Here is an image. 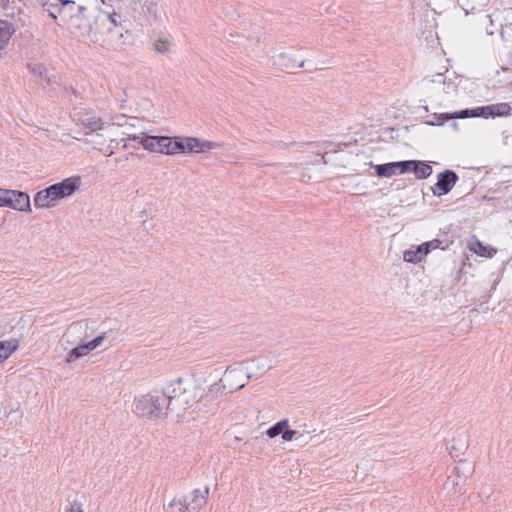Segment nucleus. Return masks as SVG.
<instances>
[{
    "label": "nucleus",
    "instance_id": "nucleus-47",
    "mask_svg": "<svg viewBox=\"0 0 512 512\" xmlns=\"http://www.w3.org/2000/svg\"><path fill=\"white\" fill-rule=\"evenodd\" d=\"M318 162L323 163V164H327V160L325 159L324 155L321 156V158H320V160Z\"/></svg>",
    "mask_w": 512,
    "mask_h": 512
},
{
    "label": "nucleus",
    "instance_id": "nucleus-32",
    "mask_svg": "<svg viewBox=\"0 0 512 512\" xmlns=\"http://www.w3.org/2000/svg\"><path fill=\"white\" fill-rule=\"evenodd\" d=\"M451 120L452 119H465V118H472L476 117V111L475 108H466L460 111H455L450 113Z\"/></svg>",
    "mask_w": 512,
    "mask_h": 512
},
{
    "label": "nucleus",
    "instance_id": "nucleus-36",
    "mask_svg": "<svg viewBox=\"0 0 512 512\" xmlns=\"http://www.w3.org/2000/svg\"><path fill=\"white\" fill-rule=\"evenodd\" d=\"M106 338V333H101L89 342H86L91 351L96 349Z\"/></svg>",
    "mask_w": 512,
    "mask_h": 512
},
{
    "label": "nucleus",
    "instance_id": "nucleus-2",
    "mask_svg": "<svg viewBox=\"0 0 512 512\" xmlns=\"http://www.w3.org/2000/svg\"><path fill=\"white\" fill-rule=\"evenodd\" d=\"M81 186L80 176H71L54 183L34 196V205L37 208H50L62 199L72 196Z\"/></svg>",
    "mask_w": 512,
    "mask_h": 512
},
{
    "label": "nucleus",
    "instance_id": "nucleus-14",
    "mask_svg": "<svg viewBox=\"0 0 512 512\" xmlns=\"http://www.w3.org/2000/svg\"><path fill=\"white\" fill-rule=\"evenodd\" d=\"M433 172L432 166L427 161L413 160L412 173L419 180L427 179Z\"/></svg>",
    "mask_w": 512,
    "mask_h": 512
},
{
    "label": "nucleus",
    "instance_id": "nucleus-48",
    "mask_svg": "<svg viewBox=\"0 0 512 512\" xmlns=\"http://www.w3.org/2000/svg\"><path fill=\"white\" fill-rule=\"evenodd\" d=\"M423 109H424V111H425L426 113H428V112H429V108H428V106H423Z\"/></svg>",
    "mask_w": 512,
    "mask_h": 512
},
{
    "label": "nucleus",
    "instance_id": "nucleus-24",
    "mask_svg": "<svg viewBox=\"0 0 512 512\" xmlns=\"http://www.w3.org/2000/svg\"><path fill=\"white\" fill-rule=\"evenodd\" d=\"M286 427H287V419H282V420L276 422L271 427H269L266 430V435L269 438H271V439L275 438V437H277L279 435H281V437H282L283 436V432L286 429Z\"/></svg>",
    "mask_w": 512,
    "mask_h": 512
},
{
    "label": "nucleus",
    "instance_id": "nucleus-11",
    "mask_svg": "<svg viewBox=\"0 0 512 512\" xmlns=\"http://www.w3.org/2000/svg\"><path fill=\"white\" fill-rule=\"evenodd\" d=\"M272 62L274 66L280 67L282 70L302 68L306 63L304 59L298 62L295 55L288 52H281L272 56Z\"/></svg>",
    "mask_w": 512,
    "mask_h": 512
},
{
    "label": "nucleus",
    "instance_id": "nucleus-4",
    "mask_svg": "<svg viewBox=\"0 0 512 512\" xmlns=\"http://www.w3.org/2000/svg\"><path fill=\"white\" fill-rule=\"evenodd\" d=\"M184 380L179 377L171 381L160 392L166 396V405L170 412L180 409H187L192 407V401L188 396V390L183 386Z\"/></svg>",
    "mask_w": 512,
    "mask_h": 512
},
{
    "label": "nucleus",
    "instance_id": "nucleus-46",
    "mask_svg": "<svg viewBox=\"0 0 512 512\" xmlns=\"http://www.w3.org/2000/svg\"><path fill=\"white\" fill-rule=\"evenodd\" d=\"M175 505H178V504H177V499H176V498H174V499L169 503V507H173V506H175Z\"/></svg>",
    "mask_w": 512,
    "mask_h": 512
},
{
    "label": "nucleus",
    "instance_id": "nucleus-38",
    "mask_svg": "<svg viewBox=\"0 0 512 512\" xmlns=\"http://www.w3.org/2000/svg\"><path fill=\"white\" fill-rule=\"evenodd\" d=\"M67 512H83L82 503L77 500H73L70 503V507L67 509Z\"/></svg>",
    "mask_w": 512,
    "mask_h": 512
},
{
    "label": "nucleus",
    "instance_id": "nucleus-44",
    "mask_svg": "<svg viewBox=\"0 0 512 512\" xmlns=\"http://www.w3.org/2000/svg\"><path fill=\"white\" fill-rule=\"evenodd\" d=\"M76 7H77L76 4H75V6H66V9L69 10L71 17H75L74 10H75Z\"/></svg>",
    "mask_w": 512,
    "mask_h": 512
},
{
    "label": "nucleus",
    "instance_id": "nucleus-10",
    "mask_svg": "<svg viewBox=\"0 0 512 512\" xmlns=\"http://www.w3.org/2000/svg\"><path fill=\"white\" fill-rule=\"evenodd\" d=\"M476 117L478 118H496L508 116L511 113V106L502 102L486 106L475 107Z\"/></svg>",
    "mask_w": 512,
    "mask_h": 512
},
{
    "label": "nucleus",
    "instance_id": "nucleus-26",
    "mask_svg": "<svg viewBox=\"0 0 512 512\" xmlns=\"http://www.w3.org/2000/svg\"><path fill=\"white\" fill-rule=\"evenodd\" d=\"M450 113H433L432 119L427 120L424 123L428 126H442L449 120H451Z\"/></svg>",
    "mask_w": 512,
    "mask_h": 512
},
{
    "label": "nucleus",
    "instance_id": "nucleus-1",
    "mask_svg": "<svg viewBox=\"0 0 512 512\" xmlns=\"http://www.w3.org/2000/svg\"><path fill=\"white\" fill-rule=\"evenodd\" d=\"M90 17L91 21H87L85 31L90 37L110 36V40L114 35L123 37V27L121 25V15L116 13L114 8L109 6L107 9L95 8Z\"/></svg>",
    "mask_w": 512,
    "mask_h": 512
},
{
    "label": "nucleus",
    "instance_id": "nucleus-7",
    "mask_svg": "<svg viewBox=\"0 0 512 512\" xmlns=\"http://www.w3.org/2000/svg\"><path fill=\"white\" fill-rule=\"evenodd\" d=\"M458 174L452 169H445L438 173L437 182L431 188L435 196L448 194L458 182Z\"/></svg>",
    "mask_w": 512,
    "mask_h": 512
},
{
    "label": "nucleus",
    "instance_id": "nucleus-34",
    "mask_svg": "<svg viewBox=\"0 0 512 512\" xmlns=\"http://www.w3.org/2000/svg\"><path fill=\"white\" fill-rule=\"evenodd\" d=\"M468 448V443L466 441H462L459 444H452L450 448V455L453 458H458L464 451Z\"/></svg>",
    "mask_w": 512,
    "mask_h": 512
},
{
    "label": "nucleus",
    "instance_id": "nucleus-18",
    "mask_svg": "<svg viewBox=\"0 0 512 512\" xmlns=\"http://www.w3.org/2000/svg\"><path fill=\"white\" fill-rule=\"evenodd\" d=\"M452 243L453 241L448 239V235H445L443 239L436 238L431 241H426L421 244V247L428 254L434 249L446 250Z\"/></svg>",
    "mask_w": 512,
    "mask_h": 512
},
{
    "label": "nucleus",
    "instance_id": "nucleus-15",
    "mask_svg": "<svg viewBox=\"0 0 512 512\" xmlns=\"http://www.w3.org/2000/svg\"><path fill=\"white\" fill-rule=\"evenodd\" d=\"M459 6L465 11V14H473L483 10L490 0H457Z\"/></svg>",
    "mask_w": 512,
    "mask_h": 512
},
{
    "label": "nucleus",
    "instance_id": "nucleus-40",
    "mask_svg": "<svg viewBox=\"0 0 512 512\" xmlns=\"http://www.w3.org/2000/svg\"><path fill=\"white\" fill-rule=\"evenodd\" d=\"M296 145H298L297 142H289L288 143V142H284V141H277L275 144L276 147H279L281 149H288V148L296 146Z\"/></svg>",
    "mask_w": 512,
    "mask_h": 512
},
{
    "label": "nucleus",
    "instance_id": "nucleus-22",
    "mask_svg": "<svg viewBox=\"0 0 512 512\" xmlns=\"http://www.w3.org/2000/svg\"><path fill=\"white\" fill-rule=\"evenodd\" d=\"M224 394H228L227 385L224 383L223 379H220L217 383H214L209 387L206 397L212 400Z\"/></svg>",
    "mask_w": 512,
    "mask_h": 512
},
{
    "label": "nucleus",
    "instance_id": "nucleus-43",
    "mask_svg": "<svg viewBox=\"0 0 512 512\" xmlns=\"http://www.w3.org/2000/svg\"><path fill=\"white\" fill-rule=\"evenodd\" d=\"M7 194L8 189L0 188V207H4V201L6 200Z\"/></svg>",
    "mask_w": 512,
    "mask_h": 512
},
{
    "label": "nucleus",
    "instance_id": "nucleus-20",
    "mask_svg": "<svg viewBox=\"0 0 512 512\" xmlns=\"http://www.w3.org/2000/svg\"><path fill=\"white\" fill-rule=\"evenodd\" d=\"M89 352H91L90 348L88 347L86 342H81L74 348L70 350L66 357V362L71 363L74 362L81 357L87 355Z\"/></svg>",
    "mask_w": 512,
    "mask_h": 512
},
{
    "label": "nucleus",
    "instance_id": "nucleus-17",
    "mask_svg": "<svg viewBox=\"0 0 512 512\" xmlns=\"http://www.w3.org/2000/svg\"><path fill=\"white\" fill-rule=\"evenodd\" d=\"M19 347V340L11 338L9 340L0 341V363L5 361Z\"/></svg>",
    "mask_w": 512,
    "mask_h": 512
},
{
    "label": "nucleus",
    "instance_id": "nucleus-12",
    "mask_svg": "<svg viewBox=\"0 0 512 512\" xmlns=\"http://www.w3.org/2000/svg\"><path fill=\"white\" fill-rule=\"evenodd\" d=\"M209 492V486H205L203 490L194 489L191 493L192 498L185 509H188L189 512H198L206 505Z\"/></svg>",
    "mask_w": 512,
    "mask_h": 512
},
{
    "label": "nucleus",
    "instance_id": "nucleus-19",
    "mask_svg": "<svg viewBox=\"0 0 512 512\" xmlns=\"http://www.w3.org/2000/svg\"><path fill=\"white\" fill-rule=\"evenodd\" d=\"M369 166L374 169L376 176L380 178H389L395 174L394 162H388L384 164L369 163Z\"/></svg>",
    "mask_w": 512,
    "mask_h": 512
},
{
    "label": "nucleus",
    "instance_id": "nucleus-39",
    "mask_svg": "<svg viewBox=\"0 0 512 512\" xmlns=\"http://www.w3.org/2000/svg\"><path fill=\"white\" fill-rule=\"evenodd\" d=\"M177 504L181 506L179 508V512H186V511H188V509H185V507L189 504L187 496H182L181 498L177 499Z\"/></svg>",
    "mask_w": 512,
    "mask_h": 512
},
{
    "label": "nucleus",
    "instance_id": "nucleus-42",
    "mask_svg": "<svg viewBox=\"0 0 512 512\" xmlns=\"http://www.w3.org/2000/svg\"><path fill=\"white\" fill-rule=\"evenodd\" d=\"M143 133H144V132H142L140 135H137V134L129 135V136L126 138V141L136 142L137 144H139V145H140V141L142 140Z\"/></svg>",
    "mask_w": 512,
    "mask_h": 512
},
{
    "label": "nucleus",
    "instance_id": "nucleus-25",
    "mask_svg": "<svg viewBox=\"0 0 512 512\" xmlns=\"http://www.w3.org/2000/svg\"><path fill=\"white\" fill-rule=\"evenodd\" d=\"M171 42L166 37H159L152 42V48L159 54H166L169 52Z\"/></svg>",
    "mask_w": 512,
    "mask_h": 512
},
{
    "label": "nucleus",
    "instance_id": "nucleus-31",
    "mask_svg": "<svg viewBox=\"0 0 512 512\" xmlns=\"http://www.w3.org/2000/svg\"><path fill=\"white\" fill-rule=\"evenodd\" d=\"M252 363L256 366V368L260 371L252 373L253 377H258L259 375H262L266 371H268L271 368V365L268 363L266 358H257L255 360H252Z\"/></svg>",
    "mask_w": 512,
    "mask_h": 512
},
{
    "label": "nucleus",
    "instance_id": "nucleus-28",
    "mask_svg": "<svg viewBox=\"0 0 512 512\" xmlns=\"http://www.w3.org/2000/svg\"><path fill=\"white\" fill-rule=\"evenodd\" d=\"M413 160H403L394 162L395 174L412 173Z\"/></svg>",
    "mask_w": 512,
    "mask_h": 512
},
{
    "label": "nucleus",
    "instance_id": "nucleus-6",
    "mask_svg": "<svg viewBox=\"0 0 512 512\" xmlns=\"http://www.w3.org/2000/svg\"><path fill=\"white\" fill-rule=\"evenodd\" d=\"M220 146L221 144L218 142L202 140L197 137L177 136L174 149L177 151V154L187 152L201 153Z\"/></svg>",
    "mask_w": 512,
    "mask_h": 512
},
{
    "label": "nucleus",
    "instance_id": "nucleus-5",
    "mask_svg": "<svg viewBox=\"0 0 512 512\" xmlns=\"http://www.w3.org/2000/svg\"><path fill=\"white\" fill-rule=\"evenodd\" d=\"M176 141L177 136H151L146 133H143L140 145L150 152H157L166 155H175L177 154V151H175L174 149Z\"/></svg>",
    "mask_w": 512,
    "mask_h": 512
},
{
    "label": "nucleus",
    "instance_id": "nucleus-41",
    "mask_svg": "<svg viewBox=\"0 0 512 512\" xmlns=\"http://www.w3.org/2000/svg\"><path fill=\"white\" fill-rule=\"evenodd\" d=\"M430 81L444 84L446 81V77L443 73H436L435 75L432 76V79Z\"/></svg>",
    "mask_w": 512,
    "mask_h": 512
},
{
    "label": "nucleus",
    "instance_id": "nucleus-9",
    "mask_svg": "<svg viewBox=\"0 0 512 512\" xmlns=\"http://www.w3.org/2000/svg\"><path fill=\"white\" fill-rule=\"evenodd\" d=\"M4 207L22 212H31L30 196L20 190L8 189Z\"/></svg>",
    "mask_w": 512,
    "mask_h": 512
},
{
    "label": "nucleus",
    "instance_id": "nucleus-29",
    "mask_svg": "<svg viewBox=\"0 0 512 512\" xmlns=\"http://www.w3.org/2000/svg\"><path fill=\"white\" fill-rule=\"evenodd\" d=\"M71 95H73L76 99H79L80 102L85 99V93L84 91H80L73 86H65L63 88V97L67 98L69 101H72Z\"/></svg>",
    "mask_w": 512,
    "mask_h": 512
},
{
    "label": "nucleus",
    "instance_id": "nucleus-37",
    "mask_svg": "<svg viewBox=\"0 0 512 512\" xmlns=\"http://www.w3.org/2000/svg\"><path fill=\"white\" fill-rule=\"evenodd\" d=\"M297 435H300V433L296 430L290 429L289 423L287 422V427L283 432L282 439L287 442L292 441L293 439L296 438Z\"/></svg>",
    "mask_w": 512,
    "mask_h": 512
},
{
    "label": "nucleus",
    "instance_id": "nucleus-45",
    "mask_svg": "<svg viewBox=\"0 0 512 512\" xmlns=\"http://www.w3.org/2000/svg\"><path fill=\"white\" fill-rule=\"evenodd\" d=\"M9 3V0H0V6L5 8Z\"/></svg>",
    "mask_w": 512,
    "mask_h": 512
},
{
    "label": "nucleus",
    "instance_id": "nucleus-27",
    "mask_svg": "<svg viewBox=\"0 0 512 512\" xmlns=\"http://www.w3.org/2000/svg\"><path fill=\"white\" fill-rule=\"evenodd\" d=\"M82 124L88 131L85 133L86 135L92 132H95L97 130L102 129L103 122L101 118H88L86 120L82 121Z\"/></svg>",
    "mask_w": 512,
    "mask_h": 512
},
{
    "label": "nucleus",
    "instance_id": "nucleus-3",
    "mask_svg": "<svg viewBox=\"0 0 512 512\" xmlns=\"http://www.w3.org/2000/svg\"><path fill=\"white\" fill-rule=\"evenodd\" d=\"M166 396L160 390H153L145 395L135 397L133 412L140 418L157 420L170 412L166 405Z\"/></svg>",
    "mask_w": 512,
    "mask_h": 512
},
{
    "label": "nucleus",
    "instance_id": "nucleus-8",
    "mask_svg": "<svg viewBox=\"0 0 512 512\" xmlns=\"http://www.w3.org/2000/svg\"><path fill=\"white\" fill-rule=\"evenodd\" d=\"M253 377L252 372L244 373L241 369L226 370L224 383L227 385V393H233L245 387L248 380Z\"/></svg>",
    "mask_w": 512,
    "mask_h": 512
},
{
    "label": "nucleus",
    "instance_id": "nucleus-21",
    "mask_svg": "<svg viewBox=\"0 0 512 512\" xmlns=\"http://www.w3.org/2000/svg\"><path fill=\"white\" fill-rule=\"evenodd\" d=\"M426 255V251L422 249L420 244L415 250H406L403 253V260L408 263L417 264L421 262Z\"/></svg>",
    "mask_w": 512,
    "mask_h": 512
},
{
    "label": "nucleus",
    "instance_id": "nucleus-35",
    "mask_svg": "<svg viewBox=\"0 0 512 512\" xmlns=\"http://www.w3.org/2000/svg\"><path fill=\"white\" fill-rule=\"evenodd\" d=\"M106 338V333H101L89 342H86L91 351L96 349Z\"/></svg>",
    "mask_w": 512,
    "mask_h": 512
},
{
    "label": "nucleus",
    "instance_id": "nucleus-16",
    "mask_svg": "<svg viewBox=\"0 0 512 512\" xmlns=\"http://www.w3.org/2000/svg\"><path fill=\"white\" fill-rule=\"evenodd\" d=\"M469 249L478 256L485 258H492L497 252L496 248L486 245L480 240L471 243Z\"/></svg>",
    "mask_w": 512,
    "mask_h": 512
},
{
    "label": "nucleus",
    "instance_id": "nucleus-33",
    "mask_svg": "<svg viewBox=\"0 0 512 512\" xmlns=\"http://www.w3.org/2000/svg\"><path fill=\"white\" fill-rule=\"evenodd\" d=\"M144 6L146 7L149 15L153 16L155 19L160 17L161 8L158 6L156 2H154L153 0H146Z\"/></svg>",
    "mask_w": 512,
    "mask_h": 512
},
{
    "label": "nucleus",
    "instance_id": "nucleus-23",
    "mask_svg": "<svg viewBox=\"0 0 512 512\" xmlns=\"http://www.w3.org/2000/svg\"><path fill=\"white\" fill-rule=\"evenodd\" d=\"M31 72L37 76L41 81H43L47 86L52 84V79L48 75V71L45 66L42 64H34L33 66H29Z\"/></svg>",
    "mask_w": 512,
    "mask_h": 512
},
{
    "label": "nucleus",
    "instance_id": "nucleus-30",
    "mask_svg": "<svg viewBox=\"0 0 512 512\" xmlns=\"http://www.w3.org/2000/svg\"><path fill=\"white\" fill-rule=\"evenodd\" d=\"M76 9L77 13L75 14V18L77 21H79L78 26L85 28L87 21H90L89 18H91L90 15H86L87 7L83 5H77Z\"/></svg>",
    "mask_w": 512,
    "mask_h": 512
},
{
    "label": "nucleus",
    "instance_id": "nucleus-13",
    "mask_svg": "<svg viewBox=\"0 0 512 512\" xmlns=\"http://www.w3.org/2000/svg\"><path fill=\"white\" fill-rule=\"evenodd\" d=\"M15 32L16 28L13 23L0 19V51L5 49Z\"/></svg>",
    "mask_w": 512,
    "mask_h": 512
}]
</instances>
